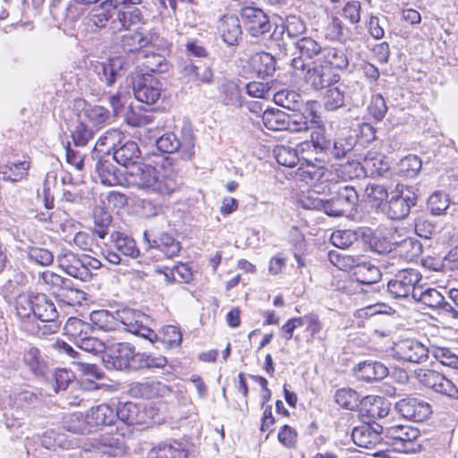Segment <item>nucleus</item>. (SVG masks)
<instances>
[{"label": "nucleus", "mask_w": 458, "mask_h": 458, "mask_svg": "<svg viewBox=\"0 0 458 458\" xmlns=\"http://www.w3.org/2000/svg\"><path fill=\"white\" fill-rule=\"evenodd\" d=\"M127 186L134 187L147 193L171 194L175 187V182L164 177L156 167L138 164L129 168L125 174Z\"/></svg>", "instance_id": "obj_1"}, {"label": "nucleus", "mask_w": 458, "mask_h": 458, "mask_svg": "<svg viewBox=\"0 0 458 458\" xmlns=\"http://www.w3.org/2000/svg\"><path fill=\"white\" fill-rule=\"evenodd\" d=\"M16 309L21 317H30L32 312L40 321H51L58 317L55 303L45 293L30 292L20 294L16 301Z\"/></svg>", "instance_id": "obj_2"}, {"label": "nucleus", "mask_w": 458, "mask_h": 458, "mask_svg": "<svg viewBox=\"0 0 458 458\" xmlns=\"http://www.w3.org/2000/svg\"><path fill=\"white\" fill-rule=\"evenodd\" d=\"M386 443L395 451L406 454L419 452L421 448L419 429L408 425H395L384 428Z\"/></svg>", "instance_id": "obj_3"}, {"label": "nucleus", "mask_w": 458, "mask_h": 458, "mask_svg": "<svg viewBox=\"0 0 458 458\" xmlns=\"http://www.w3.org/2000/svg\"><path fill=\"white\" fill-rule=\"evenodd\" d=\"M119 327L123 328L136 335L148 339L151 343L157 341V334L149 327L150 318L143 312L132 310L123 309L118 310Z\"/></svg>", "instance_id": "obj_4"}, {"label": "nucleus", "mask_w": 458, "mask_h": 458, "mask_svg": "<svg viewBox=\"0 0 458 458\" xmlns=\"http://www.w3.org/2000/svg\"><path fill=\"white\" fill-rule=\"evenodd\" d=\"M417 380L425 387L451 400H458V387L445 375L430 369L415 370Z\"/></svg>", "instance_id": "obj_5"}, {"label": "nucleus", "mask_w": 458, "mask_h": 458, "mask_svg": "<svg viewBox=\"0 0 458 458\" xmlns=\"http://www.w3.org/2000/svg\"><path fill=\"white\" fill-rule=\"evenodd\" d=\"M157 148L165 153H174L180 150L187 158H191L194 155L195 140L191 129L189 126H183L181 130V136L174 132H166L156 140Z\"/></svg>", "instance_id": "obj_6"}, {"label": "nucleus", "mask_w": 458, "mask_h": 458, "mask_svg": "<svg viewBox=\"0 0 458 458\" xmlns=\"http://www.w3.org/2000/svg\"><path fill=\"white\" fill-rule=\"evenodd\" d=\"M417 194L411 186L397 184L387 204L386 214L393 220L405 218L411 208L416 205Z\"/></svg>", "instance_id": "obj_7"}, {"label": "nucleus", "mask_w": 458, "mask_h": 458, "mask_svg": "<svg viewBox=\"0 0 458 458\" xmlns=\"http://www.w3.org/2000/svg\"><path fill=\"white\" fill-rule=\"evenodd\" d=\"M85 452H91L96 457L117 458L125 453L124 437L119 434L101 435L93 438L89 444H85Z\"/></svg>", "instance_id": "obj_8"}, {"label": "nucleus", "mask_w": 458, "mask_h": 458, "mask_svg": "<svg viewBox=\"0 0 458 458\" xmlns=\"http://www.w3.org/2000/svg\"><path fill=\"white\" fill-rule=\"evenodd\" d=\"M158 408L154 403L138 404L132 402L122 403L114 410L116 419L129 425L146 424L158 414Z\"/></svg>", "instance_id": "obj_9"}, {"label": "nucleus", "mask_w": 458, "mask_h": 458, "mask_svg": "<svg viewBox=\"0 0 458 458\" xmlns=\"http://www.w3.org/2000/svg\"><path fill=\"white\" fill-rule=\"evenodd\" d=\"M421 280L420 273L413 268L399 271L387 284V291L395 299L407 298L417 292V284Z\"/></svg>", "instance_id": "obj_10"}, {"label": "nucleus", "mask_w": 458, "mask_h": 458, "mask_svg": "<svg viewBox=\"0 0 458 458\" xmlns=\"http://www.w3.org/2000/svg\"><path fill=\"white\" fill-rule=\"evenodd\" d=\"M357 202L358 193L353 187H339L335 197L326 199L324 213L333 217L344 216L352 211Z\"/></svg>", "instance_id": "obj_11"}, {"label": "nucleus", "mask_w": 458, "mask_h": 458, "mask_svg": "<svg viewBox=\"0 0 458 458\" xmlns=\"http://www.w3.org/2000/svg\"><path fill=\"white\" fill-rule=\"evenodd\" d=\"M132 89L137 100L153 105L160 98L162 84L153 74H137L132 81Z\"/></svg>", "instance_id": "obj_12"}, {"label": "nucleus", "mask_w": 458, "mask_h": 458, "mask_svg": "<svg viewBox=\"0 0 458 458\" xmlns=\"http://www.w3.org/2000/svg\"><path fill=\"white\" fill-rule=\"evenodd\" d=\"M303 80L310 89L320 91L337 83L340 75L330 67L316 61L307 68Z\"/></svg>", "instance_id": "obj_13"}, {"label": "nucleus", "mask_w": 458, "mask_h": 458, "mask_svg": "<svg viewBox=\"0 0 458 458\" xmlns=\"http://www.w3.org/2000/svg\"><path fill=\"white\" fill-rule=\"evenodd\" d=\"M413 300L437 311L439 315L451 318H458V311L447 302L442 293L435 288L422 290V288L419 287L417 292H413Z\"/></svg>", "instance_id": "obj_14"}, {"label": "nucleus", "mask_w": 458, "mask_h": 458, "mask_svg": "<svg viewBox=\"0 0 458 458\" xmlns=\"http://www.w3.org/2000/svg\"><path fill=\"white\" fill-rule=\"evenodd\" d=\"M430 348L415 339H403L393 347L394 357L403 361L422 363L427 361Z\"/></svg>", "instance_id": "obj_15"}, {"label": "nucleus", "mask_w": 458, "mask_h": 458, "mask_svg": "<svg viewBox=\"0 0 458 458\" xmlns=\"http://www.w3.org/2000/svg\"><path fill=\"white\" fill-rule=\"evenodd\" d=\"M241 17L252 37L262 36L271 29L268 16L260 8L245 6L241 10Z\"/></svg>", "instance_id": "obj_16"}, {"label": "nucleus", "mask_w": 458, "mask_h": 458, "mask_svg": "<svg viewBox=\"0 0 458 458\" xmlns=\"http://www.w3.org/2000/svg\"><path fill=\"white\" fill-rule=\"evenodd\" d=\"M330 141L318 133L311 135V140H305L298 145V153L301 163H323V155L329 148Z\"/></svg>", "instance_id": "obj_17"}, {"label": "nucleus", "mask_w": 458, "mask_h": 458, "mask_svg": "<svg viewBox=\"0 0 458 458\" xmlns=\"http://www.w3.org/2000/svg\"><path fill=\"white\" fill-rule=\"evenodd\" d=\"M125 61L121 56L108 59L106 62L91 63L93 73L106 86L114 85L115 80L122 76V71L125 68Z\"/></svg>", "instance_id": "obj_18"}, {"label": "nucleus", "mask_w": 458, "mask_h": 458, "mask_svg": "<svg viewBox=\"0 0 458 458\" xmlns=\"http://www.w3.org/2000/svg\"><path fill=\"white\" fill-rule=\"evenodd\" d=\"M396 408L404 418L413 421H423L431 413V407L428 403L413 397L400 400Z\"/></svg>", "instance_id": "obj_19"}, {"label": "nucleus", "mask_w": 458, "mask_h": 458, "mask_svg": "<svg viewBox=\"0 0 458 458\" xmlns=\"http://www.w3.org/2000/svg\"><path fill=\"white\" fill-rule=\"evenodd\" d=\"M295 45L301 55L294 57L292 60L291 66L294 74L298 75L299 72H302L305 68L303 57L307 59H312L318 55L319 57L324 47H322L318 42L310 37H304L299 39Z\"/></svg>", "instance_id": "obj_20"}, {"label": "nucleus", "mask_w": 458, "mask_h": 458, "mask_svg": "<svg viewBox=\"0 0 458 458\" xmlns=\"http://www.w3.org/2000/svg\"><path fill=\"white\" fill-rule=\"evenodd\" d=\"M129 394L134 398L156 399L171 394V389L159 381L134 382L130 386Z\"/></svg>", "instance_id": "obj_21"}, {"label": "nucleus", "mask_w": 458, "mask_h": 458, "mask_svg": "<svg viewBox=\"0 0 458 458\" xmlns=\"http://www.w3.org/2000/svg\"><path fill=\"white\" fill-rule=\"evenodd\" d=\"M381 435H384V427L381 425L363 424L353 428L352 438L356 445L369 449L383 439Z\"/></svg>", "instance_id": "obj_22"}, {"label": "nucleus", "mask_w": 458, "mask_h": 458, "mask_svg": "<svg viewBox=\"0 0 458 458\" xmlns=\"http://www.w3.org/2000/svg\"><path fill=\"white\" fill-rule=\"evenodd\" d=\"M93 178L106 186L122 185L125 182V175L108 159L98 160Z\"/></svg>", "instance_id": "obj_23"}, {"label": "nucleus", "mask_w": 458, "mask_h": 458, "mask_svg": "<svg viewBox=\"0 0 458 458\" xmlns=\"http://www.w3.org/2000/svg\"><path fill=\"white\" fill-rule=\"evenodd\" d=\"M217 30L223 41L226 45H239L242 36V30L240 20L236 15H224L219 20Z\"/></svg>", "instance_id": "obj_24"}, {"label": "nucleus", "mask_w": 458, "mask_h": 458, "mask_svg": "<svg viewBox=\"0 0 458 458\" xmlns=\"http://www.w3.org/2000/svg\"><path fill=\"white\" fill-rule=\"evenodd\" d=\"M182 73L189 82L200 84H211L214 81V72L210 66L186 61L183 63Z\"/></svg>", "instance_id": "obj_25"}, {"label": "nucleus", "mask_w": 458, "mask_h": 458, "mask_svg": "<svg viewBox=\"0 0 458 458\" xmlns=\"http://www.w3.org/2000/svg\"><path fill=\"white\" fill-rule=\"evenodd\" d=\"M354 374L359 380L374 382L384 379L388 375V369L381 362L366 360L357 365Z\"/></svg>", "instance_id": "obj_26"}, {"label": "nucleus", "mask_w": 458, "mask_h": 458, "mask_svg": "<svg viewBox=\"0 0 458 458\" xmlns=\"http://www.w3.org/2000/svg\"><path fill=\"white\" fill-rule=\"evenodd\" d=\"M86 416L90 432L99 427L112 425L116 420L114 409L106 403L91 407Z\"/></svg>", "instance_id": "obj_27"}, {"label": "nucleus", "mask_w": 458, "mask_h": 458, "mask_svg": "<svg viewBox=\"0 0 458 458\" xmlns=\"http://www.w3.org/2000/svg\"><path fill=\"white\" fill-rule=\"evenodd\" d=\"M56 260L59 267L67 275L81 280L87 277V272L82 268L81 257L75 255L69 250H62L57 255Z\"/></svg>", "instance_id": "obj_28"}, {"label": "nucleus", "mask_w": 458, "mask_h": 458, "mask_svg": "<svg viewBox=\"0 0 458 458\" xmlns=\"http://www.w3.org/2000/svg\"><path fill=\"white\" fill-rule=\"evenodd\" d=\"M295 176L306 184L317 186L318 182L327 181L326 169L323 163H301V165L295 172Z\"/></svg>", "instance_id": "obj_29"}, {"label": "nucleus", "mask_w": 458, "mask_h": 458, "mask_svg": "<svg viewBox=\"0 0 458 458\" xmlns=\"http://www.w3.org/2000/svg\"><path fill=\"white\" fill-rule=\"evenodd\" d=\"M317 61L330 67L335 72L344 70L349 65V59L344 47H324L321 55Z\"/></svg>", "instance_id": "obj_30"}, {"label": "nucleus", "mask_w": 458, "mask_h": 458, "mask_svg": "<svg viewBox=\"0 0 458 458\" xmlns=\"http://www.w3.org/2000/svg\"><path fill=\"white\" fill-rule=\"evenodd\" d=\"M353 276L358 283L370 285L380 279L381 273L379 268L370 261L359 257L353 267Z\"/></svg>", "instance_id": "obj_31"}, {"label": "nucleus", "mask_w": 458, "mask_h": 458, "mask_svg": "<svg viewBox=\"0 0 458 458\" xmlns=\"http://www.w3.org/2000/svg\"><path fill=\"white\" fill-rule=\"evenodd\" d=\"M114 159L123 166L136 165L140 157L138 144L133 140H124L113 154Z\"/></svg>", "instance_id": "obj_32"}, {"label": "nucleus", "mask_w": 458, "mask_h": 458, "mask_svg": "<svg viewBox=\"0 0 458 458\" xmlns=\"http://www.w3.org/2000/svg\"><path fill=\"white\" fill-rule=\"evenodd\" d=\"M157 38L156 33L148 32L144 34L141 31H133L123 36L122 44L128 52L140 51L141 48L154 44Z\"/></svg>", "instance_id": "obj_33"}, {"label": "nucleus", "mask_w": 458, "mask_h": 458, "mask_svg": "<svg viewBox=\"0 0 458 458\" xmlns=\"http://www.w3.org/2000/svg\"><path fill=\"white\" fill-rule=\"evenodd\" d=\"M125 140V136L122 131L118 129H111L104 132L97 140L95 151L104 154H110L120 147Z\"/></svg>", "instance_id": "obj_34"}, {"label": "nucleus", "mask_w": 458, "mask_h": 458, "mask_svg": "<svg viewBox=\"0 0 458 458\" xmlns=\"http://www.w3.org/2000/svg\"><path fill=\"white\" fill-rule=\"evenodd\" d=\"M148 458H187V452L177 441L162 442L149 450Z\"/></svg>", "instance_id": "obj_35"}, {"label": "nucleus", "mask_w": 458, "mask_h": 458, "mask_svg": "<svg viewBox=\"0 0 458 458\" xmlns=\"http://www.w3.org/2000/svg\"><path fill=\"white\" fill-rule=\"evenodd\" d=\"M118 310L113 314L106 310H93L89 319L93 327L105 331L111 332L119 329Z\"/></svg>", "instance_id": "obj_36"}, {"label": "nucleus", "mask_w": 458, "mask_h": 458, "mask_svg": "<svg viewBox=\"0 0 458 458\" xmlns=\"http://www.w3.org/2000/svg\"><path fill=\"white\" fill-rule=\"evenodd\" d=\"M111 242L114 248L123 256L134 259L140 255L135 241L124 233L120 232L113 233L111 234Z\"/></svg>", "instance_id": "obj_37"}, {"label": "nucleus", "mask_w": 458, "mask_h": 458, "mask_svg": "<svg viewBox=\"0 0 458 458\" xmlns=\"http://www.w3.org/2000/svg\"><path fill=\"white\" fill-rule=\"evenodd\" d=\"M30 163L27 160L10 162L0 166V175L6 181L18 182L27 175Z\"/></svg>", "instance_id": "obj_38"}, {"label": "nucleus", "mask_w": 458, "mask_h": 458, "mask_svg": "<svg viewBox=\"0 0 458 458\" xmlns=\"http://www.w3.org/2000/svg\"><path fill=\"white\" fill-rule=\"evenodd\" d=\"M287 114L277 108H268L263 112L262 122L270 131H283L286 128Z\"/></svg>", "instance_id": "obj_39"}, {"label": "nucleus", "mask_w": 458, "mask_h": 458, "mask_svg": "<svg viewBox=\"0 0 458 458\" xmlns=\"http://www.w3.org/2000/svg\"><path fill=\"white\" fill-rule=\"evenodd\" d=\"M86 414L73 412L64 417L63 427L65 430L75 434H86L90 432L87 422Z\"/></svg>", "instance_id": "obj_40"}, {"label": "nucleus", "mask_w": 458, "mask_h": 458, "mask_svg": "<svg viewBox=\"0 0 458 458\" xmlns=\"http://www.w3.org/2000/svg\"><path fill=\"white\" fill-rule=\"evenodd\" d=\"M118 354L116 356L115 366L117 369H122L125 368L136 369L138 364L136 361V356L138 352H135L134 347L127 343L119 344L117 347Z\"/></svg>", "instance_id": "obj_41"}, {"label": "nucleus", "mask_w": 458, "mask_h": 458, "mask_svg": "<svg viewBox=\"0 0 458 458\" xmlns=\"http://www.w3.org/2000/svg\"><path fill=\"white\" fill-rule=\"evenodd\" d=\"M274 102L289 110L298 109L302 103L301 96L294 90L282 89L273 95Z\"/></svg>", "instance_id": "obj_42"}, {"label": "nucleus", "mask_w": 458, "mask_h": 458, "mask_svg": "<svg viewBox=\"0 0 458 458\" xmlns=\"http://www.w3.org/2000/svg\"><path fill=\"white\" fill-rule=\"evenodd\" d=\"M140 55H142L141 65L144 67L146 73H148V72L162 73L167 71L168 64L162 55L155 53L145 54L144 51H140Z\"/></svg>", "instance_id": "obj_43"}, {"label": "nucleus", "mask_w": 458, "mask_h": 458, "mask_svg": "<svg viewBox=\"0 0 458 458\" xmlns=\"http://www.w3.org/2000/svg\"><path fill=\"white\" fill-rule=\"evenodd\" d=\"M274 156L279 165L286 167H293L300 162L297 149L290 146H276L274 149Z\"/></svg>", "instance_id": "obj_44"}, {"label": "nucleus", "mask_w": 458, "mask_h": 458, "mask_svg": "<svg viewBox=\"0 0 458 458\" xmlns=\"http://www.w3.org/2000/svg\"><path fill=\"white\" fill-rule=\"evenodd\" d=\"M41 443L47 449H55L56 446L63 449H69L76 445L72 440H68L64 434H60L55 430H47L45 432L42 436Z\"/></svg>", "instance_id": "obj_45"}, {"label": "nucleus", "mask_w": 458, "mask_h": 458, "mask_svg": "<svg viewBox=\"0 0 458 458\" xmlns=\"http://www.w3.org/2000/svg\"><path fill=\"white\" fill-rule=\"evenodd\" d=\"M151 248L159 249L167 258L176 256L180 250V242L168 233H162L158 240H153Z\"/></svg>", "instance_id": "obj_46"}, {"label": "nucleus", "mask_w": 458, "mask_h": 458, "mask_svg": "<svg viewBox=\"0 0 458 458\" xmlns=\"http://www.w3.org/2000/svg\"><path fill=\"white\" fill-rule=\"evenodd\" d=\"M55 293L59 302L68 306L80 305L86 299L85 293L75 288L59 287Z\"/></svg>", "instance_id": "obj_47"}, {"label": "nucleus", "mask_w": 458, "mask_h": 458, "mask_svg": "<svg viewBox=\"0 0 458 458\" xmlns=\"http://www.w3.org/2000/svg\"><path fill=\"white\" fill-rule=\"evenodd\" d=\"M323 105L327 111H335L344 105V91L339 86L329 87L323 98Z\"/></svg>", "instance_id": "obj_48"}, {"label": "nucleus", "mask_w": 458, "mask_h": 458, "mask_svg": "<svg viewBox=\"0 0 458 458\" xmlns=\"http://www.w3.org/2000/svg\"><path fill=\"white\" fill-rule=\"evenodd\" d=\"M430 353L442 365L450 367L456 370L458 367V355L450 348L441 346H431Z\"/></svg>", "instance_id": "obj_49"}, {"label": "nucleus", "mask_w": 458, "mask_h": 458, "mask_svg": "<svg viewBox=\"0 0 458 458\" xmlns=\"http://www.w3.org/2000/svg\"><path fill=\"white\" fill-rule=\"evenodd\" d=\"M23 360L34 374L39 375L44 373L47 365L38 348L30 347L26 350Z\"/></svg>", "instance_id": "obj_50"}, {"label": "nucleus", "mask_w": 458, "mask_h": 458, "mask_svg": "<svg viewBox=\"0 0 458 458\" xmlns=\"http://www.w3.org/2000/svg\"><path fill=\"white\" fill-rule=\"evenodd\" d=\"M395 250L405 259L411 260L421 253L422 246L416 239L407 237L397 243Z\"/></svg>", "instance_id": "obj_51"}, {"label": "nucleus", "mask_w": 458, "mask_h": 458, "mask_svg": "<svg viewBox=\"0 0 458 458\" xmlns=\"http://www.w3.org/2000/svg\"><path fill=\"white\" fill-rule=\"evenodd\" d=\"M450 203L448 195L442 191L433 192L428 199V208L434 216L445 214Z\"/></svg>", "instance_id": "obj_52"}, {"label": "nucleus", "mask_w": 458, "mask_h": 458, "mask_svg": "<svg viewBox=\"0 0 458 458\" xmlns=\"http://www.w3.org/2000/svg\"><path fill=\"white\" fill-rule=\"evenodd\" d=\"M64 332L77 343L79 338L88 335L90 325L77 318H70L64 325Z\"/></svg>", "instance_id": "obj_53"}, {"label": "nucleus", "mask_w": 458, "mask_h": 458, "mask_svg": "<svg viewBox=\"0 0 458 458\" xmlns=\"http://www.w3.org/2000/svg\"><path fill=\"white\" fill-rule=\"evenodd\" d=\"M222 101L225 106L240 107L242 105V98L239 86L233 81H228L223 85Z\"/></svg>", "instance_id": "obj_54"}, {"label": "nucleus", "mask_w": 458, "mask_h": 458, "mask_svg": "<svg viewBox=\"0 0 458 458\" xmlns=\"http://www.w3.org/2000/svg\"><path fill=\"white\" fill-rule=\"evenodd\" d=\"M111 10L113 9L109 5L105 4V1L102 2L89 12L88 15L89 23L97 28H104L111 18Z\"/></svg>", "instance_id": "obj_55"}, {"label": "nucleus", "mask_w": 458, "mask_h": 458, "mask_svg": "<svg viewBox=\"0 0 458 458\" xmlns=\"http://www.w3.org/2000/svg\"><path fill=\"white\" fill-rule=\"evenodd\" d=\"M335 402L342 407L348 410H354L360 404L359 394L351 388H343L336 391Z\"/></svg>", "instance_id": "obj_56"}, {"label": "nucleus", "mask_w": 458, "mask_h": 458, "mask_svg": "<svg viewBox=\"0 0 458 458\" xmlns=\"http://www.w3.org/2000/svg\"><path fill=\"white\" fill-rule=\"evenodd\" d=\"M362 168L371 176H381L388 170V165L380 156L368 154L363 160Z\"/></svg>", "instance_id": "obj_57"}, {"label": "nucleus", "mask_w": 458, "mask_h": 458, "mask_svg": "<svg viewBox=\"0 0 458 458\" xmlns=\"http://www.w3.org/2000/svg\"><path fill=\"white\" fill-rule=\"evenodd\" d=\"M359 238V233L353 230H337L331 234L333 245L340 249L350 247Z\"/></svg>", "instance_id": "obj_58"}, {"label": "nucleus", "mask_w": 458, "mask_h": 458, "mask_svg": "<svg viewBox=\"0 0 458 458\" xmlns=\"http://www.w3.org/2000/svg\"><path fill=\"white\" fill-rule=\"evenodd\" d=\"M84 115L95 126L106 123L111 119L109 110L101 106H93L86 108Z\"/></svg>", "instance_id": "obj_59"}, {"label": "nucleus", "mask_w": 458, "mask_h": 458, "mask_svg": "<svg viewBox=\"0 0 458 458\" xmlns=\"http://www.w3.org/2000/svg\"><path fill=\"white\" fill-rule=\"evenodd\" d=\"M422 161L415 155H409L401 159L399 163L400 173L410 178L416 176L420 171Z\"/></svg>", "instance_id": "obj_60"}, {"label": "nucleus", "mask_w": 458, "mask_h": 458, "mask_svg": "<svg viewBox=\"0 0 458 458\" xmlns=\"http://www.w3.org/2000/svg\"><path fill=\"white\" fill-rule=\"evenodd\" d=\"M359 257L345 255L336 250L328 252V260L341 270L353 269Z\"/></svg>", "instance_id": "obj_61"}, {"label": "nucleus", "mask_w": 458, "mask_h": 458, "mask_svg": "<svg viewBox=\"0 0 458 458\" xmlns=\"http://www.w3.org/2000/svg\"><path fill=\"white\" fill-rule=\"evenodd\" d=\"M137 368L142 369H162L166 363L167 360L162 355H151L138 352L136 356Z\"/></svg>", "instance_id": "obj_62"}, {"label": "nucleus", "mask_w": 458, "mask_h": 458, "mask_svg": "<svg viewBox=\"0 0 458 458\" xmlns=\"http://www.w3.org/2000/svg\"><path fill=\"white\" fill-rule=\"evenodd\" d=\"M75 344L80 349L93 354L102 353L106 349L103 341L97 337L88 336V335L79 338V341Z\"/></svg>", "instance_id": "obj_63"}, {"label": "nucleus", "mask_w": 458, "mask_h": 458, "mask_svg": "<svg viewBox=\"0 0 458 458\" xmlns=\"http://www.w3.org/2000/svg\"><path fill=\"white\" fill-rule=\"evenodd\" d=\"M368 112L376 121H381L385 117L387 106L382 95L376 94L372 96Z\"/></svg>", "instance_id": "obj_64"}]
</instances>
